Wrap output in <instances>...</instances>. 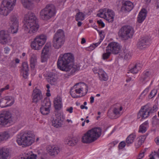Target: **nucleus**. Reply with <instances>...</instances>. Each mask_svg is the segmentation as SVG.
I'll return each instance as SVG.
<instances>
[{
  "mask_svg": "<svg viewBox=\"0 0 159 159\" xmlns=\"http://www.w3.org/2000/svg\"><path fill=\"white\" fill-rule=\"evenodd\" d=\"M9 88V85H7L5 87L2 88L0 89V92L2 93L5 90L8 89Z\"/></svg>",
  "mask_w": 159,
  "mask_h": 159,
  "instance_id": "nucleus-55",
  "label": "nucleus"
},
{
  "mask_svg": "<svg viewBox=\"0 0 159 159\" xmlns=\"http://www.w3.org/2000/svg\"><path fill=\"white\" fill-rule=\"evenodd\" d=\"M155 154V153L152 152L150 156L149 159H156L157 157L156 156Z\"/></svg>",
  "mask_w": 159,
  "mask_h": 159,
  "instance_id": "nucleus-56",
  "label": "nucleus"
},
{
  "mask_svg": "<svg viewBox=\"0 0 159 159\" xmlns=\"http://www.w3.org/2000/svg\"><path fill=\"white\" fill-rule=\"evenodd\" d=\"M148 121H146L141 125L139 128V132L142 133H145L148 128Z\"/></svg>",
  "mask_w": 159,
  "mask_h": 159,
  "instance_id": "nucleus-34",
  "label": "nucleus"
},
{
  "mask_svg": "<svg viewBox=\"0 0 159 159\" xmlns=\"http://www.w3.org/2000/svg\"><path fill=\"white\" fill-rule=\"evenodd\" d=\"M58 81L57 78H53L50 80V84L52 85H57L58 84Z\"/></svg>",
  "mask_w": 159,
  "mask_h": 159,
  "instance_id": "nucleus-45",
  "label": "nucleus"
},
{
  "mask_svg": "<svg viewBox=\"0 0 159 159\" xmlns=\"http://www.w3.org/2000/svg\"><path fill=\"white\" fill-rule=\"evenodd\" d=\"M98 32L100 37L99 41H101V43L105 37L104 32L103 31L100 30H98Z\"/></svg>",
  "mask_w": 159,
  "mask_h": 159,
  "instance_id": "nucleus-46",
  "label": "nucleus"
},
{
  "mask_svg": "<svg viewBox=\"0 0 159 159\" xmlns=\"http://www.w3.org/2000/svg\"><path fill=\"white\" fill-rule=\"evenodd\" d=\"M40 1V0H22V3L24 7L30 9L33 6L34 1L36 2H39Z\"/></svg>",
  "mask_w": 159,
  "mask_h": 159,
  "instance_id": "nucleus-28",
  "label": "nucleus"
},
{
  "mask_svg": "<svg viewBox=\"0 0 159 159\" xmlns=\"http://www.w3.org/2000/svg\"><path fill=\"white\" fill-rule=\"evenodd\" d=\"M74 55L70 53L61 54L57 61L58 67L61 70L73 74L80 68L79 64L75 63Z\"/></svg>",
  "mask_w": 159,
  "mask_h": 159,
  "instance_id": "nucleus-1",
  "label": "nucleus"
},
{
  "mask_svg": "<svg viewBox=\"0 0 159 159\" xmlns=\"http://www.w3.org/2000/svg\"><path fill=\"white\" fill-rule=\"evenodd\" d=\"M111 53L109 50L107 51V48L106 52H104L102 55V59L104 60L108 59L110 56Z\"/></svg>",
  "mask_w": 159,
  "mask_h": 159,
  "instance_id": "nucleus-42",
  "label": "nucleus"
},
{
  "mask_svg": "<svg viewBox=\"0 0 159 159\" xmlns=\"http://www.w3.org/2000/svg\"><path fill=\"white\" fill-rule=\"evenodd\" d=\"M136 138V135L135 133H133L129 134L126 139L127 145H129L132 143L134 142Z\"/></svg>",
  "mask_w": 159,
  "mask_h": 159,
  "instance_id": "nucleus-35",
  "label": "nucleus"
},
{
  "mask_svg": "<svg viewBox=\"0 0 159 159\" xmlns=\"http://www.w3.org/2000/svg\"><path fill=\"white\" fill-rule=\"evenodd\" d=\"M157 93V91L156 89H153L149 95V98H151L154 97Z\"/></svg>",
  "mask_w": 159,
  "mask_h": 159,
  "instance_id": "nucleus-47",
  "label": "nucleus"
},
{
  "mask_svg": "<svg viewBox=\"0 0 159 159\" xmlns=\"http://www.w3.org/2000/svg\"><path fill=\"white\" fill-rule=\"evenodd\" d=\"M145 139V136H140L139 137L138 143L139 146L142 145V143L144 142Z\"/></svg>",
  "mask_w": 159,
  "mask_h": 159,
  "instance_id": "nucleus-43",
  "label": "nucleus"
},
{
  "mask_svg": "<svg viewBox=\"0 0 159 159\" xmlns=\"http://www.w3.org/2000/svg\"><path fill=\"white\" fill-rule=\"evenodd\" d=\"M98 76L99 80L101 81H107L108 78V75L102 70H100Z\"/></svg>",
  "mask_w": 159,
  "mask_h": 159,
  "instance_id": "nucleus-36",
  "label": "nucleus"
},
{
  "mask_svg": "<svg viewBox=\"0 0 159 159\" xmlns=\"http://www.w3.org/2000/svg\"><path fill=\"white\" fill-rule=\"evenodd\" d=\"M131 56V53L130 52L127 51L125 53L124 57L125 59H129Z\"/></svg>",
  "mask_w": 159,
  "mask_h": 159,
  "instance_id": "nucleus-49",
  "label": "nucleus"
},
{
  "mask_svg": "<svg viewBox=\"0 0 159 159\" xmlns=\"http://www.w3.org/2000/svg\"><path fill=\"white\" fill-rule=\"evenodd\" d=\"M101 43V41H98V42L91 45L87 49L89 51H92L94 50L96 47L98 46Z\"/></svg>",
  "mask_w": 159,
  "mask_h": 159,
  "instance_id": "nucleus-40",
  "label": "nucleus"
},
{
  "mask_svg": "<svg viewBox=\"0 0 159 159\" xmlns=\"http://www.w3.org/2000/svg\"><path fill=\"white\" fill-rule=\"evenodd\" d=\"M66 111L70 113H71L73 111V108L72 107H70L67 108Z\"/></svg>",
  "mask_w": 159,
  "mask_h": 159,
  "instance_id": "nucleus-57",
  "label": "nucleus"
},
{
  "mask_svg": "<svg viewBox=\"0 0 159 159\" xmlns=\"http://www.w3.org/2000/svg\"><path fill=\"white\" fill-rule=\"evenodd\" d=\"M107 48V51L109 50L111 53L116 54L119 53L120 49V46L118 43L112 42L108 44Z\"/></svg>",
  "mask_w": 159,
  "mask_h": 159,
  "instance_id": "nucleus-18",
  "label": "nucleus"
},
{
  "mask_svg": "<svg viewBox=\"0 0 159 159\" xmlns=\"http://www.w3.org/2000/svg\"><path fill=\"white\" fill-rule=\"evenodd\" d=\"M23 23V29L26 33H35L39 27L36 17L34 14L31 12H29L25 15Z\"/></svg>",
  "mask_w": 159,
  "mask_h": 159,
  "instance_id": "nucleus-2",
  "label": "nucleus"
},
{
  "mask_svg": "<svg viewBox=\"0 0 159 159\" xmlns=\"http://www.w3.org/2000/svg\"><path fill=\"white\" fill-rule=\"evenodd\" d=\"M88 92V87L84 83H78L74 85L70 91V94L74 98H77L85 95Z\"/></svg>",
  "mask_w": 159,
  "mask_h": 159,
  "instance_id": "nucleus-5",
  "label": "nucleus"
},
{
  "mask_svg": "<svg viewBox=\"0 0 159 159\" xmlns=\"http://www.w3.org/2000/svg\"><path fill=\"white\" fill-rule=\"evenodd\" d=\"M51 103L49 99H44L41 103L40 111L43 115H47L50 112Z\"/></svg>",
  "mask_w": 159,
  "mask_h": 159,
  "instance_id": "nucleus-15",
  "label": "nucleus"
},
{
  "mask_svg": "<svg viewBox=\"0 0 159 159\" xmlns=\"http://www.w3.org/2000/svg\"><path fill=\"white\" fill-rule=\"evenodd\" d=\"M46 94L47 96L48 97H49L51 96V94L50 93V91L49 89H47Z\"/></svg>",
  "mask_w": 159,
  "mask_h": 159,
  "instance_id": "nucleus-62",
  "label": "nucleus"
},
{
  "mask_svg": "<svg viewBox=\"0 0 159 159\" xmlns=\"http://www.w3.org/2000/svg\"><path fill=\"white\" fill-rule=\"evenodd\" d=\"M66 122L70 124H72L73 123V121L71 119H67L66 120Z\"/></svg>",
  "mask_w": 159,
  "mask_h": 159,
  "instance_id": "nucleus-61",
  "label": "nucleus"
},
{
  "mask_svg": "<svg viewBox=\"0 0 159 159\" xmlns=\"http://www.w3.org/2000/svg\"><path fill=\"white\" fill-rule=\"evenodd\" d=\"M102 70V69H99L98 67H96L93 69V70L95 74H98V75L99 72L100 71V70Z\"/></svg>",
  "mask_w": 159,
  "mask_h": 159,
  "instance_id": "nucleus-52",
  "label": "nucleus"
},
{
  "mask_svg": "<svg viewBox=\"0 0 159 159\" xmlns=\"http://www.w3.org/2000/svg\"><path fill=\"white\" fill-rule=\"evenodd\" d=\"M10 41V38L7 32L4 30L0 32V43L4 44L9 43Z\"/></svg>",
  "mask_w": 159,
  "mask_h": 159,
  "instance_id": "nucleus-22",
  "label": "nucleus"
},
{
  "mask_svg": "<svg viewBox=\"0 0 159 159\" xmlns=\"http://www.w3.org/2000/svg\"><path fill=\"white\" fill-rule=\"evenodd\" d=\"M16 0H3L1 5L0 14L7 16L12 11L16 4Z\"/></svg>",
  "mask_w": 159,
  "mask_h": 159,
  "instance_id": "nucleus-6",
  "label": "nucleus"
},
{
  "mask_svg": "<svg viewBox=\"0 0 159 159\" xmlns=\"http://www.w3.org/2000/svg\"><path fill=\"white\" fill-rule=\"evenodd\" d=\"M32 97L33 102H37L42 99L43 96L40 90L35 89L33 91Z\"/></svg>",
  "mask_w": 159,
  "mask_h": 159,
  "instance_id": "nucleus-24",
  "label": "nucleus"
},
{
  "mask_svg": "<svg viewBox=\"0 0 159 159\" xmlns=\"http://www.w3.org/2000/svg\"><path fill=\"white\" fill-rule=\"evenodd\" d=\"M133 7V4L129 1H126L122 2L121 10L122 11L127 13L130 12Z\"/></svg>",
  "mask_w": 159,
  "mask_h": 159,
  "instance_id": "nucleus-23",
  "label": "nucleus"
},
{
  "mask_svg": "<svg viewBox=\"0 0 159 159\" xmlns=\"http://www.w3.org/2000/svg\"><path fill=\"white\" fill-rule=\"evenodd\" d=\"M125 143L124 141H122L119 144V148L120 149L124 148L125 146Z\"/></svg>",
  "mask_w": 159,
  "mask_h": 159,
  "instance_id": "nucleus-51",
  "label": "nucleus"
},
{
  "mask_svg": "<svg viewBox=\"0 0 159 159\" xmlns=\"http://www.w3.org/2000/svg\"><path fill=\"white\" fill-rule=\"evenodd\" d=\"M64 118L65 116L61 114L57 116L55 118H52L51 121L52 125L57 128L61 127Z\"/></svg>",
  "mask_w": 159,
  "mask_h": 159,
  "instance_id": "nucleus-19",
  "label": "nucleus"
},
{
  "mask_svg": "<svg viewBox=\"0 0 159 159\" xmlns=\"http://www.w3.org/2000/svg\"><path fill=\"white\" fill-rule=\"evenodd\" d=\"M48 152L51 155L57 154L60 152L59 148L55 146H49L47 148Z\"/></svg>",
  "mask_w": 159,
  "mask_h": 159,
  "instance_id": "nucleus-29",
  "label": "nucleus"
},
{
  "mask_svg": "<svg viewBox=\"0 0 159 159\" xmlns=\"http://www.w3.org/2000/svg\"><path fill=\"white\" fill-rule=\"evenodd\" d=\"M16 132L15 128L11 129L8 131L0 133V141H6L12 136Z\"/></svg>",
  "mask_w": 159,
  "mask_h": 159,
  "instance_id": "nucleus-17",
  "label": "nucleus"
},
{
  "mask_svg": "<svg viewBox=\"0 0 159 159\" xmlns=\"http://www.w3.org/2000/svg\"><path fill=\"white\" fill-rule=\"evenodd\" d=\"M51 46L47 44L44 47L41 54V61L42 62H46L51 55Z\"/></svg>",
  "mask_w": 159,
  "mask_h": 159,
  "instance_id": "nucleus-14",
  "label": "nucleus"
},
{
  "mask_svg": "<svg viewBox=\"0 0 159 159\" xmlns=\"http://www.w3.org/2000/svg\"><path fill=\"white\" fill-rule=\"evenodd\" d=\"M155 141L157 145H159V136L157 137L155 139Z\"/></svg>",
  "mask_w": 159,
  "mask_h": 159,
  "instance_id": "nucleus-59",
  "label": "nucleus"
},
{
  "mask_svg": "<svg viewBox=\"0 0 159 159\" xmlns=\"http://www.w3.org/2000/svg\"><path fill=\"white\" fill-rule=\"evenodd\" d=\"M80 108L81 109H85L86 110L88 109V107L86 106H85L84 105H82L80 106Z\"/></svg>",
  "mask_w": 159,
  "mask_h": 159,
  "instance_id": "nucleus-64",
  "label": "nucleus"
},
{
  "mask_svg": "<svg viewBox=\"0 0 159 159\" xmlns=\"http://www.w3.org/2000/svg\"><path fill=\"white\" fill-rule=\"evenodd\" d=\"M101 132L102 130L100 128H93L84 134L82 138V141L85 143L93 142L101 136Z\"/></svg>",
  "mask_w": 159,
  "mask_h": 159,
  "instance_id": "nucleus-3",
  "label": "nucleus"
},
{
  "mask_svg": "<svg viewBox=\"0 0 159 159\" xmlns=\"http://www.w3.org/2000/svg\"><path fill=\"white\" fill-rule=\"evenodd\" d=\"M34 137L35 135L33 132L27 131L22 135L17 136V142L20 145L30 146L34 142Z\"/></svg>",
  "mask_w": 159,
  "mask_h": 159,
  "instance_id": "nucleus-4",
  "label": "nucleus"
},
{
  "mask_svg": "<svg viewBox=\"0 0 159 159\" xmlns=\"http://www.w3.org/2000/svg\"><path fill=\"white\" fill-rule=\"evenodd\" d=\"M30 65L31 69L32 75H34L36 73V66L37 64V56L33 54L30 56Z\"/></svg>",
  "mask_w": 159,
  "mask_h": 159,
  "instance_id": "nucleus-21",
  "label": "nucleus"
},
{
  "mask_svg": "<svg viewBox=\"0 0 159 159\" xmlns=\"http://www.w3.org/2000/svg\"><path fill=\"white\" fill-rule=\"evenodd\" d=\"M152 123L155 125H159V119L157 118L156 116H154L152 119Z\"/></svg>",
  "mask_w": 159,
  "mask_h": 159,
  "instance_id": "nucleus-48",
  "label": "nucleus"
},
{
  "mask_svg": "<svg viewBox=\"0 0 159 159\" xmlns=\"http://www.w3.org/2000/svg\"><path fill=\"white\" fill-rule=\"evenodd\" d=\"M97 23L99 25L102 27H104L105 24L101 20H98L97 21Z\"/></svg>",
  "mask_w": 159,
  "mask_h": 159,
  "instance_id": "nucleus-54",
  "label": "nucleus"
},
{
  "mask_svg": "<svg viewBox=\"0 0 159 159\" xmlns=\"http://www.w3.org/2000/svg\"><path fill=\"white\" fill-rule=\"evenodd\" d=\"M10 51V49L8 47H6L4 48V52L5 53L8 54Z\"/></svg>",
  "mask_w": 159,
  "mask_h": 159,
  "instance_id": "nucleus-58",
  "label": "nucleus"
},
{
  "mask_svg": "<svg viewBox=\"0 0 159 159\" xmlns=\"http://www.w3.org/2000/svg\"><path fill=\"white\" fill-rule=\"evenodd\" d=\"M53 102L54 107L56 109H59L62 107V100L60 96H57L55 98Z\"/></svg>",
  "mask_w": 159,
  "mask_h": 159,
  "instance_id": "nucleus-31",
  "label": "nucleus"
},
{
  "mask_svg": "<svg viewBox=\"0 0 159 159\" xmlns=\"http://www.w3.org/2000/svg\"><path fill=\"white\" fill-rule=\"evenodd\" d=\"M9 156V152L5 148L0 147V159H7Z\"/></svg>",
  "mask_w": 159,
  "mask_h": 159,
  "instance_id": "nucleus-32",
  "label": "nucleus"
},
{
  "mask_svg": "<svg viewBox=\"0 0 159 159\" xmlns=\"http://www.w3.org/2000/svg\"><path fill=\"white\" fill-rule=\"evenodd\" d=\"M65 37L63 30L59 29L55 34L53 39V46L56 49L61 48L64 44Z\"/></svg>",
  "mask_w": 159,
  "mask_h": 159,
  "instance_id": "nucleus-7",
  "label": "nucleus"
},
{
  "mask_svg": "<svg viewBox=\"0 0 159 159\" xmlns=\"http://www.w3.org/2000/svg\"><path fill=\"white\" fill-rule=\"evenodd\" d=\"M94 97L91 96L90 98V102L91 103H93L94 102Z\"/></svg>",
  "mask_w": 159,
  "mask_h": 159,
  "instance_id": "nucleus-60",
  "label": "nucleus"
},
{
  "mask_svg": "<svg viewBox=\"0 0 159 159\" xmlns=\"http://www.w3.org/2000/svg\"><path fill=\"white\" fill-rule=\"evenodd\" d=\"M115 14L111 9L107 8L105 19L109 22H112L114 19Z\"/></svg>",
  "mask_w": 159,
  "mask_h": 159,
  "instance_id": "nucleus-26",
  "label": "nucleus"
},
{
  "mask_svg": "<svg viewBox=\"0 0 159 159\" xmlns=\"http://www.w3.org/2000/svg\"><path fill=\"white\" fill-rule=\"evenodd\" d=\"M122 109V107L120 104H116L114 106L112 111H108V115L111 118H116L120 116Z\"/></svg>",
  "mask_w": 159,
  "mask_h": 159,
  "instance_id": "nucleus-13",
  "label": "nucleus"
},
{
  "mask_svg": "<svg viewBox=\"0 0 159 159\" xmlns=\"http://www.w3.org/2000/svg\"><path fill=\"white\" fill-rule=\"evenodd\" d=\"M147 16L146 11L145 9H142L140 11L137 17L138 22L142 23L145 19Z\"/></svg>",
  "mask_w": 159,
  "mask_h": 159,
  "instance_id": "nucleus-30",
  "label": "nucleus"
},
{
  "mask_svg": "<svg viewBox=\"0 0 159 159\" xmlns=\"http://www.w3.org/2000/svg\"><path fill=\"white\" fill-rule=\"evenodd\" d=\"M153 153H156L155 156L157 157V158H159V149H158V151L157 152H153Z\"/></svg>",
  "mask_w": 159,
  "mask_h": 159,
  "instance_id": "nucleus-63",
  "label": "nucleus"
},
{
  "mask_svg": "<svg viewBox=\"0 0 159 159\" xmlns=\"http://www.w3.org/2000/svg\"><path fill=\"white\" fill-rule=\"evenodd\" d=\"M107 8H104L100 9L97 14V16L99 17L105 19Z\"/></svg>",
  "mask_w": 159,
  "mask_h": 159,
  "instance_id": "nucleus-39",
  "label": "nucleus"
},
{
  "mask_svg": "<svg viewBox=\"0 0 159 159\" xmlns=\"http://www.w3.org/2000/svg\"><path fill=\"white\" fill-rule=\"evenodd\" d=\"M134 33L133 28L130 26H125L120 30L118 35L124 39H127L132 37Z\"/></svg>",
  "mask_w": 159,
  "mask_h": 159,
  "instance_id": "nucleus-10",
  "label": "nucleus"
},
{
  "mask_svg": "<svg viewBox=\"0 0 159 159\" xmlns=\"http://www.w3.org/2000/svg\"><path fill=\"white\" fill-rule=\"evenodd\" d=\"M36 156L31 152L25 153L21 156L19 159H36Z\"/></svg>",
  "mask_w": 159,
  "mask_h": 159,
  "instance_id": "nucleus-38",
  "label": "nucleus"
},
{
  "mask_svg": "<svg viewBox=\"0 0 159 159\" xmlns=\"http://www.w3.org/2000/svg\"><path fill=\"white\" fill-rule=\"evenodd\" d=\"M150 88V86H149L147 87L146 89H145L142 93L141 94L142 95H143V96H144L145 95H146L148 93V92H149Z\"/></svg>",
  "mask_w": 159,
  "mask_h": 159,
  "instance_id": "nucleus-50",
  "label": "nucleus"
},
{
  "mask_svg": "<svg viewBox=\"0 0 159 159\" xmlns=\"http://www.w3.org/2000/svg\"><path fill=\"white\" fill-rule=\"evenodd\" d=\"M18 17L17 15L11 16L9 21L10 30L12 34L16 33L18 30Z\"/></svg>",
  "mask_w": 159,
  "mask_h": 159,
  "instance_id": "nucleus-12",
  "label": "nucleus"
},
{
  "mask_svg": "<svg viewBox=\"0 0 159 159\" xmlns=\"http://www.w3.org/2000/svg\"><path fill=\"white\" fill-rule=\"evenodd\" d=\"M154 110L153 108L145 106L142 107L138 114V119L141 118L142 119H145L148 117L152 113Z\"/></svg>",
  "mask_w": 159,
  "mask_h": 159,
  "instance_id": "nucleus-11",
  "label": "nucleus"
},
{
  "mask_svg": "<svg viewBox=\"0 0 159 159\" xmlns=\"http://www.w3.org/2000/svg\"><path fill=\"white\" fill-rule=\"evenodd\" d=\"M29 66L27 63L25 62H23L20 70L21 76L25 79L27 78L29 75Z\"/></svg>",
  "mask_w": 159,
  "mask_h": 159,
  "instance_id": "nucleus-25",
  "label": "nucleus"
},
{
  "mask_svg": "<svg viewBox=\"0 0 159 159\" xmlns=\"http://www.w3.org/2000/svg\"><path fill=\"white\" fill-rule=\"evenodd\" d=\"M47 36L44 34H41L37 36L31 42V48L35 50H39L41 49L46 43Z\"/></svg>",
  "mask_w": 159,
  "mask_h": 159,
  "instance_id": "nucleus-9",
  "label": "nucleus"
},
{
  "mask_svg": "<svg viewBox=\"0 0 159 159\" xmlns=\"http://www.w3.org/2000/svg\"><path fill=\"white\" fill-rule=\"evenodd\" d=\"M56 11L55 6L53 4H48L42 10L40 13L41 18L44 20H48L56 14Z\"/></svg>",
  "mask_w": 159,
  "mask_h": 159,
  "instance_id": "nucleus-8",
  "label": "nucleus"
},
{
  "mask_svg": "<svg viewBox=\"0 0 159 159\" xmlns=\"http://www.w3.org/2000/svg\"><path fill=\"white\" fill-rule=\"evenodd\" d=\"M143 65L139 63H138L129 70L130 72L133 74H136L138 71L142 67Z\"/></svg>",
  "mask_w": 159,
  "mask_h": 159,
  "instance_id": "nucleus-37",
  "label": "nucleus"
},
{
  "mask_svg": "<svg viewBox=\"0 0 159 159\" xmlns=\"http://www.w3.org/2000/svg\"><path fill=\"white\" fill-rule=\"evenodd\" d=\"M150 43V42L148 39L143 38L139 40L138 44V47L139 48L142 49L149 45Z\"/></svg>",
  "mask_w": 159,
  "mask_h": 159,
  "instance_id": "nucleus-27",
  "label": "nucleus"
},
{
  "mask_svg": "<svg viewBox=\"0 0 159 159\" xmlns=\"http://www.w3.org/2000/svg\"><path fill=\"white\" fill-rule=\"evenodd\" d=\"M14 102L12 98L10 96H6L0 100V107H5L12 105Z\"/></svg>",
  "mask_w": 159,
  "mask_h": 159,
  "instance_id": "nucleus-20",
  "label": "nucleus"
},
{
  "mask_svg": "<svg viewBox=\"0 0 159 159\" xmlns=\"http://www.w3.org/2000/svg\"><path fill=\"white\" fill-rule=\"evenodd\" d=\"M152 77V74L151 72L149 71H146L143 73L141 77L142 81H148Z\"/></svg>",
  "mask_w": 159,
  "mask_h": 159,
  "instance_id": "nucleus-33",
  "label": "nucleus"
},
{
  "mask_svg": "<svg viewBox=\"0 0 159 159\" xmlns=\"http://www.w3.org/2000/svg\"><path fill=\"white\" fill-rule=\"evenodd\" d=\"M11 120V115L9 111H4L0 115V125H5Z\"/></svg>",
  "mask_w": 159,
  "mask_h": 159,
  "instance_id": "nucleus-16",
  "label": "nucleus"
},
{
  "mask_svg": "<svg viewBox=\"0 0 159 159\" xmlns=\"http://www.w3.org/2000/svg\"><path fill=\"white\" fill-rule=\"evenodd\" d=\"M67 144L69 146H73L75 144V142L73 139L70 138L68 139L66 141Z\"/></svg>",
  "mask_w": 159,
  "mask_h": 159,
  "instance_id": "nucleus-44",
  "label": "nucleus"
},
{
  "mask_svg": "<svg viewBox=\"0 0 159 159\" xmlns=\"http://www.w3.org/2000/svg\"><path fill=\"white\" fill-rule=\"evenodd\" d=\"M84 15L82 12H79L76 16V20H83L84 19Z\"/></svg>",
  "mask_w": 159,
  "mask_h": 159,
  "instance_id": "nucleus-41",
  "label": "nucleus"
},
{
  "mask_svg": "<svg viewBox=\"0 0 159 159\" xmlns=\"http://www.w3.org/2000/svg\"><path fill=\"white\" fill-rule=\"evenodd\" d=\"M144 153H145L144 151H143L141 152L139 155L137 157V159H141L144 156Z\"/></svg>",
  "mask_w": 159,
  "mask_h": 159,
  "instance_id": "nucleus-53",
  "label": "nucleus"
}]
</instances>
